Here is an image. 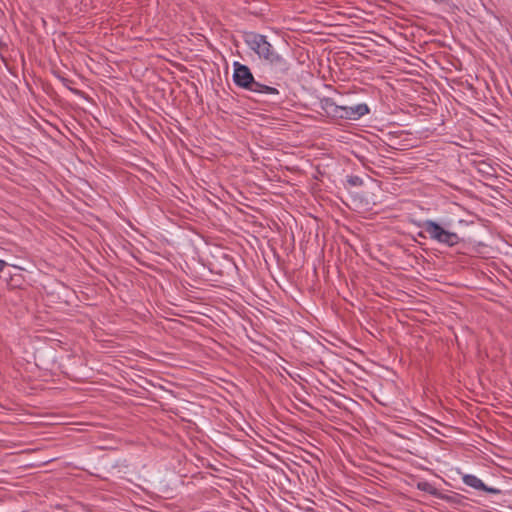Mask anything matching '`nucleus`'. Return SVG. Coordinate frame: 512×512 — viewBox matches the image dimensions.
I'll use <instances>...</instances> for the list:
<instances>
[{
    "instance_id": "f257e3e1",
    "label": "nucleus",
    "mask_w": 512,
    "mask_h": 512,
    "mask_svg": "<svg viewBox=\"0 0 512 512\" xmlns=\"http://www.w3.org/2000/svg\"><path fill=\"white\" fill-rule=\"evenodd\" d=\"M243 39L245 44L257 54L259 59L269 64L276 71L283 74L289 71V62L274 49L265 35L256 32H246Z\"/></svg>"
},
{
    "instance_id": "f03ea898",
    "label": "nucleus",
    "mask_w": 512,
    "mask_h": 512,
    "mask_svg": "<svg viewBox=\"0 0 512 512\" xmlns=\"http://www.w3.org/2000/svg\"><path fill=\"white\" fill-rule=\"evenodd\" d=\"M233 68V81L235 85H237L238 87L255 93H262L268 95L279 94L278 89L257 82L254 79V76L248 66L236 61L233 63Z\"/></svg>"
},
{
    "instance_id": "7ed1b4c3",
    "label": "nucleus",
    "mask_w": 512,
    "mask_h": 512,
    "mask_svg": "<svg viewBox=\"0 0 512 512\" xmlns=\"http://www.w3.org/2000/svg\"><path fill=\"white\" fill-rule=\"evenodd\" d=\"M417 226L424 230L418 233V236L421 238H426L427 234L431 240L448 247H453L460 242V237L457 233L444 229L434 220L418 222Z\"/></svg>"
},
{
    "instance_id": "20e7f679",
    "label": "nucleus",
    "mask_w": 512,
    "mask_h": 512,
    "mask_svg": "<svg viewBox=\"0 0 512 512\" xmlns=\"http://www.w3.org/2000/svg\"><path fill=\"white\" fill-rule=\"evenodd\" d=\"M329 106L332 107V112L335 116L348 120H358L370 112L368 105L365 103L351 107L338 106L335 103H330Z\"/></svg>"
},
{
    "instance_id": "39448f33",
    "label": "nucleus",
    "mask_w": 512,
    "mask_h": 512,
    "mask_svg": "<svg viewBox=\"0 0 512 512\" xmlns=\"http://www.w3.org/2000/svg\"><path fill=\"white\" fill-rule=\"evenodd\" d=\"M462 481L464 484H466L467 486H469L475 490L484 491L486 493L493 494V495L501 494L500 489L494 488V487H489V486L485 485L484 482L475 475L463 474Z\"/></svg>"
},
{
    "instance_id": "423d86ee",
    "label": "nucleus",
    "mask_w": 512,
    "mask_h": 512,
    "mask_svg": "<svg viewBox=\"0 0 512 512\" xmlns=\"http://www.w3.org/2000/svg\"><path fill=\"white\" fill-rule=\"evenodd\" d=\"M416 487L418 490L420 491H423V492H426V493H429L439 499H443V500H447L448 497L444 494H442L441 492L438 491L437 488H435L431 483H429L428 481H419L417 482L416 484Z\"/></svg>"
},
{
    "instance_id": "0eeeda50",
    "label": "nucleus",
    "mask_w": 512,
    "mask_h": 512,
    "mask_svg": "<svg viewBox=\"0 0 512 512\" xmlns=\"http://www.w3.org/2000/svg\"><path fill=\"white\" fill-rule=\"evenodd\" d=\"M347 182L352 186H361L363 184V180L359 176H349Z\"/></svg>"
},
{
    "instance_id": "6e6552de",
    "label": "nucleus",
    "mask_w": 512,
    "mask_h": 512,
    "mask_svg": "<svg viewBox=\"0 0 512 512\" xmlns=\"http://www.w3.org/2000/svg\"><path fill=\"white\" fill-rule=\"evenodd\" d=\"M4 266H5V262L0 260V272L3 270Z\"/></svg>"
}]
</instances>
